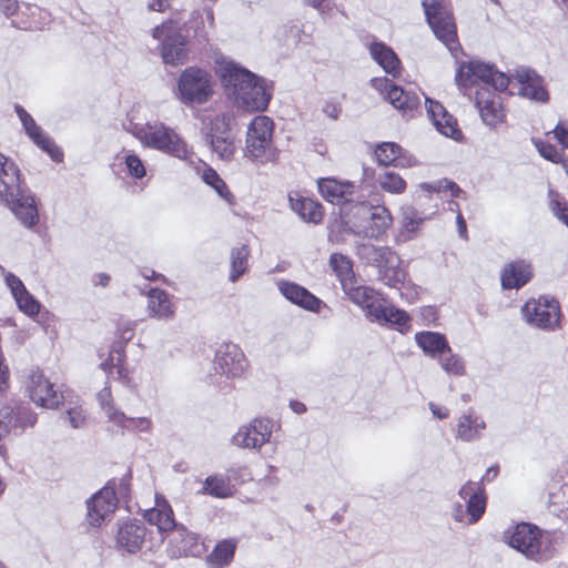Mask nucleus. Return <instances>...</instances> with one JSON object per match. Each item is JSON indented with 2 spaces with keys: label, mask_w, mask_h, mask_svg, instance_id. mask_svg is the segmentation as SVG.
<instances>
[{
  "label": "nucleus",
  "mask_w": 568,
  "mask_h": 568,
  "mask_svg": "<svg viewBox=\"0 0 568 568\" xmlns=\"http://www.w3.org/2000/svg\"><path fill=\"white\" fill-rule=\"evenodd\" d=\"M379 276L387 286L397 290L406 302L414 303L418 298L422 288L412 282L399 257L397 265H389Z\"/></svg>",
  "instance_id": "412c9836"
},
{
  "label": "nucleus",
  "mask_w": 568,
  "mask_h": 568,
  "mask_svg": "<svg viewBox=\"0 0 568 568\" xmlns=\"http://www.w3.org/2000/svg\"><path fill=\"white\" fill-rule=\"evenodd\" d=\"M142 111V109H138L130 113L126 131L144 148L185 160L190 155V150L180 134L162 122H144L141 116Z\"/></svg>",
  "instance_id": "39448f33"
},
{
  "label": "nucleus",
  "mask_w": 568,
  "mask_h": 568,
  "mask_svg": "<svg viewBox=\"0 0 568 568\" xmlns=\"http://www.w3.org/2000/svg\"><path fill=\"white\" fill-rule=\"evenodd\" d=\"M377 183L384 192L393 195H400L407 189L405 179L394 171L381 173L377 176Z\"/></svg>",
  "instance_id": "09e8293b"
},
{
  "label": "nucleus",
  "mask_w": 568,
  "mask_h": 568,
  "mask_svg": "<svg viewBox=\"0 0 568 568\" xmlns=\"http://www.w3.org/2000/svg\"><path fill=\"white\" fill-rule=\"evenodd\" d=\"M341 104L336 101H327L323 106V113L332 120H336L341 114Z\"/></svg>",
  "instance_id": "680f3d73"
},
{
  "label": "nucleus",
  "mask_w": 568,
  "mask_h": 568,
  "mask_svg": "<svg viewBox=\"0 0 568 568\" xmlns=\"http://www.w3.org/2000/svg\"><path fill=\"white\" fill-rule=\"evenodd\" d=\"M428 408L432 412L433 417L436 419H447L450 415L449 408L439 403L429 402Z\"/></svg>",
  "instance_id": "bf43d9fd"
},
{
  "label": "nucleus",
  "mask_w": 568,
  "mask_h": 568,
  "mask_svg": "<svg viewBox=\"0 0 568 568\" xmlns=\"http://www.w3.org/2000/svg\"><path fill=\"white\" fill-rule=\"evenodd\" d=\"M359 255L366 260L367 263L375 265L379 274L389 265L398 264V256L390 248L385 246H363Z\"/></svg>",
  "instance_id": "a19ab883"
},
{
  "label": "nucleus",
  "mask_w": 568,
  "mask_h": 568,
  "mask_svg": "<svg viewBox=\"0 0 568 568\" xmlns=\"http://www.w3.org/2000/svg\"><path fill=\"white\" fill-rule=\"evenodd\" d=\"M329 264L338 277L344 292L355 284L352 263L346 256L342 254H333L329 258Z\"/></svg>",
  "instance_id": "a18cd8bd"
},
{
  "label": "nucleus",
  "mask_w": 568,
  "mask_h": 568,
  "mask_svg": "<svg viewBox=\"0 0 568 568\" xmlns=\"http://www.w3.org/2000/svg\"><path fill=\"white\" fill-rule=\"evenodd\" d=\"M372 59L389 75L397 78L402 63L395 51L383 42L374 41L368 47Z\"/></svg>",
  "instance_id": "f704fd0d"
},
{
  "label": "nucleus",
  "mask_w": 568,
  "mask_h": 568,
  "mask_svg": "<svg viewBox=\"0 0 568 568\" xmlns=\"http://www.w3.org/2000/svg\"><path fill=\"white\" fill-rule=\"evenodd\" d=\"M102 368L113 378L116 377L123 382L130 381L123 364V354L120 351L111 352L108 362L102 364Z\"/></svg>",
  "instance_id": "864d4df0"
},
{
  "label": "nucleus",
  "mask_w": 568,
  "mask_h": 568,
  "mask_svg": "<svg viewBox=\"0 0 568 568\" xmlns=\"http://www.w3.org/2000/svg\"><path fill=\"white\" fill-rule=\"evenodd\" d=\"M514 81L518 87V94L530 100L547 101V91L544 88L541 78L536 72L528 69L517 70Z\"/></svg>",
  "instance_id": "473e14b6"
},
{
  "label": "nucleus",
  "mask_w": 568,
  "mask_h": 568,
  "mask_svg": "<svg viewBox=\"0 0 568 568\" xmlns=\"http://www.w3.org/2000/svg\"><path fill=\"white\" fill-rule=\"evenodd\" d=\"M146 528L139 520H126L119 525L115 544L125 552L135 554L142 549L145 541Z\"/></svg>",
  "instance_id": "393cba45"
},
{
  "label": "nucleus",
  "mask_w": 568,
  "mask_h": 568,
  "mask_svg": "<svg viewBox=\"0 0 568 568\" xmlns=\"http://www.w3.org/2000/svg\"><path fill=\"white\" fill-rule=\"evenodd\" d=\"M69 423L72 427L78 428L83 425L85 416L81 407H74L68 410Z\"/></svg>",
  "instance_id": "052dcab7"
},
{
  "label": "nucleus",
  "mask_w": 568,
  "mask_h": 568,
  "mask_svg": "<svg viewBox=\"0 0 568 568\" xmlns=\"http://www.w3.org/2000/svg\"><path fill=\"white\" fill-rule=\"evenodd\" d=\"M213 11L204 8L203 11L192 13L187 26L181 27L175 20H169L152 30V37L161 41V57L166 64L180 65L187 61L189 50L185 38L192 30L194 37L203 38L206 23L212 26Z\"/></svg>",
  "instance_id": "f03ea898"
},
{
  "label": "nucleus",
  "mask_w": 568,
  "mask_h": 568,
  "mask_svg": "<svg viewBox=\"0 0 568 568\" xmlns=\"http://www.w3.org/2000/svg\"><path fill=\"white\" fill-rule=\"evenodd\" d=\"M213 70L237 106L247 111L266 110L272 98L267 80L224 55L214 58Z\"/></svg>",
  "instance_id": "f257e3e1"
},
{
  "label": "nucleus",
  "mask_w": 568,
  "mask_h": 568,
  "mask_svg": "<svg viewBox=\"0 0 568 568\" xmlns=\"http://www.w3.org/2000/svg\"><path fill=\"white\" fill-rule=\"evenodd\" d=\"M455 83L464 94L480 83L490 84L497 91L508 88L510 79L491 65L480 61H468L458 64L455 72Z\"/></svg>",
  "instance_id": "9d476101"
},
{
  "label": "nucleus",
  "mask_w": 568,
  "mask_h": 568,
  "mask_svg": "<svg viewBox=\"0 0 568 568\" xmlns=\"http://www.w3.org/2000/svg\"><path fill=\"white\" fill-rule=\"evenodd\" d=\"M486 429L484 417L474 409L460 414L455 425L456 439L464 443L478 440Z\"/></svg>",
  "instance_id": "c85d7f7f"
},
{
  "label": "nucleus",
  "mask_w": 568,
  "mask_h": 568,
  "mask_svg": "<svg viewBox=\"0 0 568 568\" xmlns=\"http://www.w3.org/2000/svg\"><path fill=\"white\" fill-rule=\"evenodd\" d=\"M170 7L169 0H150L148 8L151 11L163 12Z\"/></svg>",
  "instance_id": "69168bd1"
},
{
  "label": "nucleus",
  "mask_w": 568,
  "mask_h": 568,
  "mask_svg": "<svg viewBox=\"0 0 568 568\" xmlns=\"http://www.w3.org/2000/svg\"><path fill=\"white\" fill-rule=\"evenodd\" d=\"M393 224V216L384 205L366 202L346 204L341 209V220L332 224V232L363 239H378Z\"/></svg>",
  "instance_id": "20e7f679"
},
{
  "label": "nucleus",
  "mask_w": 568,
  "mask_h": 568,
  "mask_svg": "<svg viewBox=\"0 0 568 568\" xmlns=\"http://www.w3.org/2000/svg\"><path fill=\"white\" fill-rule=\"evenodd\" d=\"M376 161L383 166L410 169L418 165V160L394 142H382L375 148Z\"/></svg>",
  "instance_id": "b1692460"
},
{
  "label": "nucleus",
  "mask_w": 568,
  "mask_h": 568,
  "mask_svg": "<svg viewBox=\"0 0 568 568\" xmlns=\"http://www.w3.org/2000/svg\"><path fill=\"white\" fill-rule=\"evenodd\" d=\"M275 125L271 118L256 115L247 124L243 156L260 165L276 163L280 150L274 143Z\"/></svg>",
  "instance_id": "6e6552de"
},
{
  "label": "nucleus",
  "mask_w": 568,
  "mask_h": 568,
  "mask_svg": "<svg viewBox=\"0 0 568 568\" xmlns=\"http://www.w3.org/2000/svg\"><path fill=\"white\" fill-rule=\"evenodd\" d=\"M175 308L172 297L165 291L160 288L149 291L146 310L151 317L169 322L173 320Z\"/></svg>",
  "instance_id": "72a5a7b5"
},
{
  "label": "nucleus",
  "mask_w": 568,
  "mask_h": 568,
  "mask_svg": "<svg viewBox=\"0 0 568 568\" xmlns=\"http://www.w3.org/2000/svg\"><path fill=\"white\" fill-rule=\"evenodd\" d=\"M27 394L38 407L54 409L62 403V394L54 387V384L41 372L30 374L27 386Z\"/></svg>",
  "instance_id": "f3484780"
},
{
  "label": "nucleus",
  "mask_w": 568,
  "mask_h": 568,
  "mask_svg": "<svg viewBox=\"0 0 568 568\" xmlns=\"http://www.w3.org/2000/svg\"><path fill=\"white\" fill-rule=\"evenodd\" d=\"M532 144L541 158L555 164L565 155L562 149H558L554 144L541 139H532Z\"/></svg>",
  "instance_id": "6e6d98bb"
},
{
  "label": "nucleus",
  "mask_w": 568,
  "mask_h": 568,
  "mask_svg": "<svg viewBox=\"0 0 568 568\" xmlns=\"http://www.w3.org/2000/svg\"><path fill=\"white\" fill-rule=\"evenodd\" d=\"M10 434V425L7 423V419L2 417L0 418V440L6 438Z\"/></svg>",
  "instance_id": "774afa93"
},
{
  "label": "nucleus",
  "mask_w": 568,
  "mask_h": 568,
  "mask_svg": "<svg viewBox=\"0 0 568 568\" xmlns=\"http://www.w3.org/2000/svg\"><path fill=\"white\" fill-rule=\"evenodd\" d=\"M531 275L529 263L516 261L504 267L501 272V285L507 290L519 288L529 282Z\"/></svg>",
  "instance_id": "58836bf2"
},
{
  "label": "nucleus",
  "mask_w": 568,
  "mask_h": 568,
  "mask_svg": "<svg viewBox=\"0 0 568 568\" xmlns=\"http://www.w3.org/2000/svg\"><path fill=\"white\" fill-rule=\"evenodd\" d=\"M288 405L292 412H294L297 415L304 414L306 412L305 404L300 400H291Z\"/></svg>",
  "instance_id": "338daca9"
},
{
  "label": "nucleus",
  "mask_w": 568,
  "mask_h": 568,
  "mask_svg": "<svg viewBox=\"0 0 568 568\" xmlns=\"http://www.w3.org/2000/svg\"><path fill=\"white\" fill-rule=\"evenodd\" d=\"M17 115L23 126L29 139L43 152H45L52 161L61 162L63 152L54 143V141L37 124L34 119L22 106L16 105Z\"/></svg>",
  "instance_id": "a211bd4d"
},
{
  "label": "nucleus",
  "mask_w": 568,
  "mask_h": 568,
  "mask_svg": "<svg viewBox=\"0 0 568 568\" xmlns=\"http://www.w3.org/2000/svg\"><path fill=\"white\" fill-rule=\"evenodd\" d=\"M250 250L246 245L234 247L231 252L230 280L236 282L247 268Z\"/></svg>",
  "instance_id": "3c124183"
},
{
  "label": "nucleus",
  "mask_w": 568,
  "mask_h": 568,
  "mask_svg": "<svg viewBox=\"0 0 568 568\" xmlns=\"http://www.w3.org/2000/svg\"><path fill=\"white\" fill-rule=\"evenodd\" d=\"M432 193H444L452 197L458 196L460 189L458 185L449 180H438L434 182H423L415 186L413 196L415 200L420 199L423 195Z\"/></svg>",
  "instance_id": "c03bdc74"
},
{
  "label": "nucleus",
  "mask_w": 568,
  "mask_h": 568,
  "mask_svg": "<svg viewBox=\"0 0 568 568\" xmlns=\"http://www.w3.org/2000/svg\"><path fill=\"white\" fill-rule=\"evenodd\" d=\"M419 314L426 324L434 323L437 320V311L433 306H425L419 310Z\"/></svg>",
  "instance_id": "0e129e2a"
},
{
  "label": "nucleus",
  "mask_w": 568,
  "mask_h": 568,
  "mask_svg": "<svg viewBox=\"0 0 568 568\" xmlns=\"http://www.w3.org/2000/svg\"><path fill=\"white\" fill-rule=\"evenodd\" d=\"M287 200L290 209L304 222L314 224L322 222L324 216L323 206L317 201L303 196L297 191L288 192Z\"/></svg>",
  "instance_id": "2f4dec72"
},
{
  "label": "nucleus",
  "mask_w": 568,
  "mask_h": 568,
  "mask_svg": "<svg viewBox=\"0 0 568 568\" xmlns=\"http://www.w3.org/2000/svg\"><path fill=\"white\" fill-rule=\"evenodd\" d=\"M0 201L8 203L17 220L27 229L38 225L39 203L36 195L22 187L18 165L0 153Z\"/></svg>",
  "instance_id": "7ed1b4c3"
},
{
  "label": "nucleus",
  "mask_w": 568,
  "mask_h": 568,
  "mask_svg": "<svg viewBox=\"0 0 568 568\" xmlns=\"http://www.w3.org/2000/svg\"><path fill=\"white\" fill-rule=\"evenodd\" d=\"M18 310L31 320H36L41 311V303L27 290L22 281L12 273L4 276Z\"/></svg>",
  "instance_id": "5701e85b"
},
{
  "label": "nucleus",
  "mask_w": 568,
  "mask_h": 568,
  "mask_svg": "<svg viewBox=\"0 0 568 568\" xmlns=\"http://www.w3.org/2000/svg\"><path fill=\"white\" fill-rule=\"evenodd\" d=\"M354 184L335 178H321L317 180V191L321 196L336 205L351 204L348 201L354 195Z\"/></svg>",
  "instance_id": "bb28decb"
},
{
  "label": "nucleus",
  "mask_w": 568,
  "mask_h": 568,
  "mask_svg": "<svg viewBox=\"0 0 568 568\" xmlns=\"http://www.w3.org/2000/svg\"><path fill=\"white\" fill-rule=\"evenodd\" d=\"M195 118L200 121V130L206 140L230 133V119L224 113L203 110L199 111Z\"/></svg>",
  "instance_id": "c9c22d12"
},
{
  "label": "nucleus",
  "mask_w": 568,
  "mask_h": 568,
  "mask_svg": "<svg viewBox=\"0 0 568 568\" xmlns=\"http://www.w3.org/2000/svg\"><path fill=\"white\" fill-rule=\"evenodd\" d=\"M459 497L466 501V513H464L460 504L453 508V518L463 524L474 525L485 514L486 494L483 486L478 481L468 480L458 490Z\"/></svg>",
  "instance_id": "4468645a"
},
{
  "label": "nucleus",
  "mask_w": 568,
  "mask_h": 568,
  "mask_svg": "<svg viewBox=\"0 0 568 568\" xmlns=\"http://www.w3.org/2000/svg\"><path fill=\"white\" fill-rule=\"evenodd\" d=\"M416 345L425 355L432 358H439L449 351V343L446 336L439 332L423 331L415 334Z\"/></svg>",
  "instance_id": "4c0bfd02"
},
{
  "label": "nucleus",
  "mask_w": 568,
  "mask_h": 568,
  "mask_svg": "<svg viewBox=\"0 0 568 568\" xmlns=\"http://www.w3.org/2000/svg\"><path fill=\"white\" fill-rule=\"evenodd\" d=\"M109 423L119 427L123 432L132 434H150L153 429V423L150 417H129L119 409H108Z\"/></svg>",
  "instance_id": "e433bc0d"
},
{
  "label": "nucleus",
  "mask_w": 568,
  "mask_h": 568,
  "mask_svg": "<svg viewBox=\"0 0 568 568\" xmlns=\"http://www.w3.org/2000/svg\"><path fill=\"white\" fill-rule=\"evenodd\" d=\"M503 541L527 559L545 562L556 555V548L549 534L536 525L518 523L503 534Z\"/></svg>",
  "instance_id": "0eeeda50"
},
{
  "label": "nucleus",
  "mask_w": 568,
  "mask_h": 568,
  "mask_svg": "<svg viewBox=\"0 0 568 568\" xmlns=\"http://www.w3.org/2000/svg\"><path fill=\"white\" fill-rule=\"evenodd\" d=\"M118 506L115 490L104 486L87 501V523L91 527H101L110 521Z\"/></svg>",
  "instance_id": "dca6fc26"
},
{
  "label": "nucleus",
  "mask_w": 568,
  "mask_h": 568,
  "mask_svg": "<svg viewBox=\"0 0 568 568\" xmlns=\"http://www.w3.org/2000/svg\"><path fill=\"white\" fill-rule=\"evenodd\" d=\"M274 423L268 418H254L233 435L232 442L241 448L260 450L270 443Z\"/></svg>",
  "instance_id": "2eb2a0df"
},
{
  "label": "nucleus",
  "mask_w": 568,
  "mask_h": 568,
  "mask_svg": "<svg viewBox=\"0 0 568 568\" xmlns=\"http://www.w3.org/2000/svg\"><path fill=\"white\" fill-rule=\"evenodd\" d=\"M475 104L483 123L489 128H497L505 122L506 113L500 97L480 87L476 91Z\"/></svg>",
  "instance_id": "aec40b11"
},
{
  "label": "nucleus",
  "mask_w": 568,
  "mask_h": 568,
  "mask_svg": "<svg viewBox=\"0 0 568 568\" xmlns=\"http://www.w3.org/2000/svg\"><path fill=\"white\" fill-rule=\"evenodd\" d=\"M143 517L149 524L156 526L162 535L173 530L176 526L169 501L160 494H155L154 506L146 509Z\"/></svg>",
  "instance_id": "7c9ffc66"
},
{
  "label": "nucleus",
  "mask_w": 568,
  "mask_h": 568,
  "mask_svg": "<svg viewBox=\"0 0 568 568\" xmlns=\"http://www.w3.org/2000/svg\"><path fill=\"white\" fill-rule=\"evenodd\" d=\"M426 220L427 216L418 211L415 206L410 204L402 205L399 209L397 240L399 242H408L414 240L418 235Z\"/></svg>",
  "instance_id": "c756f323"
},
{
  "label": "nucleus",
  "mask_w": 568,
  "mask_h": 568,
  "mask_svg": "<svg viewBox=\"0 0 568 568\" xmlns=\"http://www.w3.org/2000/svg\"><path fill=\"white\" fill-rule=\"evenodd\" d=\"M216 93V82L204 68L191 65L181 71L173 87L175 99L185 106L204 105Z\"/></svg>",
  "instance_id": "1a4fd4ad"
},
{
  "label": "nucleus",
  "mask_w": 568,
  "mask_h": 568,
  "mask_svg": "<svg viewBox=\"0 0 568 568\" xmlns=\"http://www.w3.org/2000/svg\"><path fill=\"white\" fill-rule=\"evenodd\" d=\"M207 141L220 159L229 161L233 158L235 143L230 133L209 139Z\"/></svg>",
  "instance_id": "603ef678"
},
{
  "label": "nucleus",
  "mask_w": 568,
  "mask_h": 568,
  "mask_svg": "<svg viewBox=\"0 0 568 568\" xmlns=\"http://www.w3.org/2000/svg\"><path fill=\"white\" fill-rule=\"evenodd\" d=\"M173 557L200 556L204 546L196 534L189 531L183 526H175L172 538L169 541Z\"/></svg>",
  "instance_id": "cd10ccee"
},
{
  "label": "nucleus",
  "mask_w": 568,
  "mask_h": 568,
  "mask_svg": "<svg viewBox=\"0 0 568 568\" xmlns=\"http://www.w3.org/2000/svg\"><path fill=\"white\" fill-rule=\"evenodd\" d=\"M203 490L213 497L227 498L235 493V487L231 485L227 477L215 475L206 478Z\"/></svg>",
  "instance_id": "de8ad7c7"
},
{
  "label": "nucleus",
  "mask_w": 568,
  "mask_h": 568,
  "mask_svg": "<svg viewBox=\"0 0 568 568\" xmlns=\"http://www.w3.org/2000/svg\"><path fill=\"white\" fill-rule=\"evenodd\" d=\"M237 547V539L230 538L221 540L207 556V562L213 568H223L229 566Z\"/></svg>",
  "instance_id": "37998d69"
},
{
  "label": "nucleus",
  "mask_w": 568,
  "mask_h": 568,
  "mask_svg": "<svg viewBox=\"0 0 568 568\" xmlns=\"http://www.w3.org/2000/svg\"><path fill=\"white\" fill-rule=\"evenodd\" d=\"M19 4L16 0H0V10L7 17L13 16L18 11Z\"/></svg>",
  "instance_id": "e2e57ef3"
},
{
  "label": "nucleus",
  "mask_w": 568,
  "mask_h": 568,
  "mask_svg": "<svg viewBox=\"0 0 568 568\" xmlns=\"http://www.w3.org/2000/svg\"><path fill=\"white\" fill-rule=\"evenodd\" d=\"M550 134V132H547ZM554 139L562 146V149L568 150V122L559 121L554 130L551 131Z\"/></svg>",
  "instance_id": "4d7b16f0"
},
{
  "label": "nucleus",
  "mask_w": 568,
  "mask_h": 568,
  "mask_svg": "<svg viewBox=\"0 0 568 568\" xmlns=\"http://www.w3.org/2000/svg\"><path fill=\"white\" fill-rule=\"evenodd\" d=\"M344 293L365 312L371 321L379 325L393 326L400 333L409 329V315L405 311L387 304L374 288L354 284Z\"/></svg>",
  "instance_id": "423d86ee"
},
{
  "label": "nucleus",
  "mask_w": 568,
  "mask_h": 568,
  "mask_svg": "<svg viewBox=\"0 0 568 568\" xmlns=\"http://www.w3.org/2000/svg\"><path fill=\"white\" fill-rule=\"evenodd\" d=\"M424 12L435 37L453 53L459 48L454 18L446 0H423Z\"/></svg>",
  "instance_id": "f8f14e48"
},
{
  "label": "nucleus",
  "mask_w": 568,
  "mask_h": 568,
  "mask_svg": "<svg viewBox=\"0 0 568 568\" xmlns=\"http://www.w3.org/2000/svg\"><path fill=\"white\" fill-rule=\"evenodd\" d=\"M548 206L551 213L568 227V203L554 189H548Z\"/></svg>",
  "instance_id": "5fc2aeb1"
},
{
  "label": "nucleus",
  "mask_w": 568,
  "mask_h": 568,
  "mask_svg": "<svg viewBox=\"0 0 568 568\" xmlns=\"http://www.w3.org/2000/svg\"><path fill=\"white\" fill-rule=\"evenodd\" d=\"M201 180L207 186L214 190L217 196L223 200L227 205L233 206L236 204V197L230 190L226 182L220 174L211 166H205L200 173Z\"/></svg>",
  "instance_id": "79ce46f5"
},
{
  "label": "nucleus",
  "mask_w": 568,
  "mask_h": 568,
  "mask_svg": "<svg viewBox=\"0 0 568 568\" xmlns=\"http://www.w3.org/2000/svg\"><path fill=\"white\" fill-rule=\"evenodd\" d=\"M116 164L132 179L140 180L146 175V168L141 158L131 151H124L116 156Z\"/></svg>",
  "instance_id": "49530a36"
},
{
  "label": "nucleus",
  "mask_w": 568,
  "mask_h": 568,
  "mask_svg": "<svg viewBox=\"0 0 568 568\" xmlns=\"http://www.w3.org/2000/svg\"><path fill=\"white\" fill-rule=\"evenodd\" d=\"M98 400L100 403V406H101V408H102L106 419L109 420V412H108V409L109 408L116 409L114 407V405L112 404L111 390L108 387H105L102 390H100L99 394H98Z\"/></svg>",
  "instance_id": "13d9d810"
},
{
  "label": "nucleus",
  "mask_w": 568,
  "mask_h": 568,
  "mask_svg": "<svg viewBox=\"0 0 568 568\" xmlns=\"http://www.w3.org/2000/svg\"><path fill=\"white\" fill-rule=\"evenodd\" d=\"M10 425V434L21 435L37 423V414L27 405H19L2 414Z\"/></svg>",
  "instance_id": "ea45409f"
},
{
  "label": "nucleus",
  "mask_w": 568,
  "mask_h": 568,
  "mask_svg": "<svg viewBox=\"0 0 568 568\" xmlns=\"http://www.w3.org/2000/svg\"><path fill=\"white\" fill-rule=\"evenodd\" d=\"M523 320L530 326L554 332L560 327L561 311L557 300L547 295L529 298L521 306Z\"/></svg>",
  "instance_id": "9b49d317"
},
{
  "label": "nucleus",
  "mask_w": 568,
  "mask_h": 568,
  "mask_svg": "<svg viewBox=\"0 0 568 568\" xmlns=\"http://www.w3.org/2000/svg\"><path fill=\"white\" fill-rule=\"evenodd\" d=\"M276 285L281 294L287 301L301 308L314 313H320L321 310L325 307V303L323 301L296 283L290 281H278Z\"/></svg>",
  "instance_id": "a878e982"
},
{
  "label": "nucleus",
  "mask_w": 568,
  "mask_h": 568,
  "mask_svg": "<svg viewBox=\"0 0 568 568\" xmlns=\"http://www.w3.org/2000/svg\"><path fill=\"white\" fill-rule=\"evenodd\" d=\"M371 87L404 116L413 118L419 109L420 100L414 92L405 91L386 77H376L371 81Z\"/></svg>",
  "instance_id": "ddd939ff"
},
{
  "label": "nucleus",
  "mask_w": 568,
  "mask_h": 568,
  "mask_svg": "<svg viewBox=\"0 0 568 568\" xmlns=\"http://www.w3.org/2000/svg\"><path fill=\"white\" fill-rule=\"evenodd\" d=\"M215 367L226 378L242 377L248 367V361L244 352L235 344L222 345L215 356Z\"/></svg>",
  "instance_id": "6ab92c4d"
},
{
  "label": "nucleus",
  "mask_w": 568,
  "mask_h": 568,
  "mask_svg": "<svg viewBox=\"0 0 568 568\" xmlns=\"http://www.w3.org/2000/svg\"><path fill=\"white\" fill-rule=\"evenodd\" d=\"M440 368L449 376L460 377L466 374V363L462 356L454 353L452 347L438 358Z\"/></svg>",
  "instance_id": "8fccbe9b"
},
{
  "label": "nucleus",
  "mask_w": 568,
  "mask_h": 568,
  "mask_svg": "<svg viewBox=\"0 0 568 568\" xmlns=\"http://www.w3.org/2000/svg\"><path fill=\"white\" fill-rule=\"evenodd\" d=\"M425 106L429 120L440 134L454 141H462L463 132L458 128L457 121L446 111L442 103L426 97Z\"/></svg>",
  "instance_id": "4be33fe9"
}]
</instances>
